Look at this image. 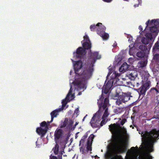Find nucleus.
<instances>
[{"label":"nucleus","instance_id":"obj_29","mask_svg":"<svg viewBox=\"0 0 159 159\" xmlns=\"http://www.w3.org/2000/svg\"><path fill=\"white\" fill-rule=\"evenodd\" d=\"M150 91L155 95L156 94L157 95L158 93L159 92V90L156 88H152L150 89Z\"/></svg>","mask_w":159,"mask_h":159},{"label":"nucleus","instance_id":"obj_57","mask_svg":"<svg viewBox=\"0 0 159 159\" xmlns=\"http://www.w3.org/2000/svg\"><path fill=\"white\" fill-rule=\"evenodd\" d=\"M78 124H79V122H77L75 123V125L76 126L77 125H78Z\"/></svg>","mask_w":159,"mask_h":159},{"label":"nucleus","instance_id":"obj_21","mask_svg":"<svg viewBox=\"0 0 159 159\" xmlns=\"http://www.w3.org/2000/svg\"><path fill=\"white\" fill-rule=\"evenodd\" d=\"M82 46L84 48V49H85L86 50H90V51H91L90 48L91 47V44L90 43V42H84L82 44Z\"/></svg>","mask_w":159,"mask_h":159},{"label":"nucleus","instance_id":"obj_24","mask_svg":"<svg viewBox=\"0 0 159 159\" xmlns=\"http://www.w3.org/2000/svg\"><path fill=\"white\" fill-rule=\"evenodd\" d=\"M129 68V66L126 62H124L119 68V71L120 72L125 71Z\"/></svg>","mask_w":159,"mask_h":159},{"label":"nucleus","instance_id":"obj_18","mask_svg":"<svg viewBox=\"0 0 159 159\" xmlns=\"http://www.w3.org/2000/svg\"><path fill=\"white\" fill-rule=\"evenodd\" d=\"M158 52H159V43L158 41H157L153 47L152 53L154 54Z\"/></svg>","mask_w":159,"mask_h":159},{"label":"nucleus","instance_id":"obj_60","mask_svg":"<svg viewBox=\"0 0 159 159\" xmlns=\"http://www.w3.org/2000/svg\"><path fill=\"white\" fill-rule=\"evenodd\" d=\"M81 94H82L81 92H80L78 93V95H81Z\"/></svg>","mask_w":159,"mask_h":159},{"label":"nucleus","instance_id":"obj_19","mask_svg":"<svg viewBox=\"0 0 159 159\" xmlns=\"http://www.w3.org/2000/svg\"><path fill=\"white\" fill-rule=\"evenodd\" d=\"M103 29V31L101 33L99 31L98 33L99 35L104 40H107L109 38V34L105 32V28L104 27Z\"/></svg>","mask_w":159,"mask_h":159},{"label":"nucleus","instance_id":"obj_15","mask_svg":"<svg viewBox=\"0 0 159 159\" xmlns=\"http://www.w3.org/2000/svg\"><path fill=\"white\" fill-rule=\"evenodd\" d=\"M127 76L131 80H135L138 75L137 72L136 70H133L127 73Z\"/></svg>","mask_w":159,"mask_h":159},{"label":"nucleus","instance_id":"obj_25","mask_svg":"<svg viewBox=\"0 0 159 159\" xmlns=\"http://www.w3.org/2000/svg\"><path fill=\"white\" fill-rule=\"evenodd\" d=\"M102 24L100 23H98L96 25H92L90 26V29L92 31H94L96 30H97V28H98V26H99L100 25H102Z\"/></svg>","mask_w":159,"mask_h":159},{"label":"nucleus","instance_id":"obj_30","mask_svg":"<svg viewBox=\"0 0 159 159\" xmlns=\"http://www.w3.org/2000/svg\"><path fill=\"white\" fill-rule=\"evenodd\" d=\"M59 147V145L56 144L55 147L53 148L52 149V150L54 151V152L55 155H57L58 153Z\"/></svg>","mask_w":159,"mask_h":159},{"label":"nucleus","instance_id":"obj_13","mask_svg":"<svg viewBox=\"0 0 159 159\" xmlns=\"http://www.w3.org/2000/svg\"><path fill=\"white\" fill-rule=\"evenodd\" d=\"M146 37H143L142 39V42L143 43L145 44H148L150 40L152 39L153 37V35L149 33H146L145 35Z\"/></svg>","mask_w":159,"mask_h":159},{"label":"nucleus","instance_id":"obj_11","mask_svg":"<svg viewBox=\"0 0 159 159\" xmlns=\"http://www.w3.org/2000/svg\"><path fill=\"white\" fill-rule=\"evenodd\" d=\"M86 53L85 49L82 47H79L77 49L76 52H74V56L76 58H81Z\"/></svg>","mask_w":159,"mask_h":159},{"label":"nucleus","instance_id":"obj_17","mask_svg":"<svg viewBox=\"0 0 159 159\" xmlns=\"http://www.w3.org/2000/svg\"><path fill=\"white\" fill-rule=\"evenodd\" d=\"M61 110L60 108H58L55 110L51 113L50 114L51 116V119L50 122H52L54 118L57 117V116L58 115V112H60Z\"/></svg>","mask_w":159,"mask_h":159},{"label":"nucleus","instance_id":"obj_4","mask_svg":"<svg viewBox=\"0 0 159 159\" xmlns=\"http://www.w3.org/2000/svg\"><path fill=\"white\" fill-rule=\"evenodd\" d=\"M104 98V97L103 96L102 94L101 97L99 98V100H98L97 102V103L98 105L99 111L100 112H102L105 109V111L102 116V119H104L105 118L106 119L107 117L109 115V113L108 111V108L107 107L109 103L108 97H106L103 101Z\"/></svg>","mask_w":159,"mask_h":159},{"label":"nucleus","instance_id":"obj_8","mask_svg":"<svg viewBox=\"0 0 159 159\" xmlns=\"http://www.w3.org/2000/svg\"><path fill=\"white\" fill-rule=\"evenodd\" d=\"M101 120V116L97 113H95L93 115L90 122L91 126L93 128H100L99 122Z\"/></svg>","mask_w":159,"mask_h":159},{"label":"nucleus","instance_id":"obj_42","mask_svg":"<svg viewBox=\"0 0 159 159\" xmlns=\"http://www.w3.org/2000/svg\"><path fill=\"white\" fill-rule=\"evenodd\" d=\"M62 107H64L66 105V104L67 103V102L64 99L62 100Z\"/></svg>","mask_w":159,"mask_h":159},{"label":"nucleus","instance_id":"obj_12","mask_svg":"<svg viewBox=\"0 0 159 159\" xmlns=\"http://www.w3.org/2000/svg\"><path fill=\"white\" fill-rule=\"evenodd\" d=\"M64 135L63 131L60 129L57 128L54 132V139L57 143L59 140L60 139H62Z\"/></svg>","mask_w":159,"mask_h":159},{"label":"nucleus","instance_id":"obj_39","mask_svg":"<svg viewBox=\"0 0 159 159\" xmlns=\"http://www.w3.org/2000/svg\"><path fill=\"white\" fill-rule=\"evenodd\" d=\"M85 42H90L88 36L87 35H86L84 37Z\"/></svg>","mask_w":159,"mask_h":159},{"label":"nucleus","instance_id":"obj_40","mask_svg":"<svg viewBox=\"0 0 159 159\" xmlns=\"http://www.w3.org/2000/svg\"><path fill=\"white\" fill-rule=\"evenodd\" d=\"M152 157L150 155H147L144 157H142L141 159H152Z\"/></svg>","mask_w":159,"mask_h":159},{"label":"nucleus","instance_id":"obj_34","mask_svg":"<svg viewBox=\"0 0 159 159\" xmlns=\"http://www.w3.org/2000/svg\"><path fill=\"white\" fill-rule=\"evenodd\" d=\"M72 90H73V89H72V86L71 85H70V89L69 90V92L66 97V98L67 99H68V100L69 99V97L70 95H71V94L72 92Z\"/></svg>","mask_w":159,"mask_h":159},{"label":"nucleus","instance_id":"obj_63","mask_svg":"<svg viewBox=\"0 0 159 159\" xmlns=\"http://www.w3.org/2000/svg\"><path fill=\"white\" fill-rule=\"evenodd\" d=\"M110 75V74H109V73H108V75H107V76H109V75Z\"/></svg>","mask_w":159,"mask_h":159},{"label":"nucleus","instance_id":"obj_52","mask_svg":"<svg viewBox=\"0 0 159 159\" xmlns=\"http://www.w3.org/2000/svg\"><path fill=\"white\" fill-rule=\"evenodd\" d=\"M117 44L116 42H115L114 43L113 45V46L114 47H115L117 46Z\"/></svg>","mask_w":159,"mask_h":159},{"label":"nucleus","instance_id":"obj_1","mask_svg":"<svg viewBox=\"0 0 159 159\" xmlns=\"http://www.w3.org/2000/svg\"><path fill=\"white\" fill-rule=\"evenodd\" d=\"M101 56L98 52L90 53V57L89 59V62L87 65L82 73L83 76L86 79H89L92 76L93 71L94 64L96 59H99Z\"/></svg>","mask_w":159,"mask_h":159},{"label":"nucleus","instance_id":"obj_9","mask_svg":"<svg viewBox=\"0 0 159 159\" xmlns=\"http://www.w3.org/2000/svg\"><path fill=\"white\" fill-rule=\"evenodd\" d=\"M130 94V93H122L121 95L119 96L118 99L116 100V104L120 105L122 103H125L128 101L131 97Z\"/></svg>","mask_w":159,"mask_h":159},{"label":"nucleus","instance_id":"obj_33","mask_svg":"<svg viewBox=\"0 0 159 159\" xmlns=\"http://www.w3.org/2000/svg\"><path fill=\"white\" fill-rule=\"evenodd\" d=\"M40 125L42 127H44L45 128L44 129L48 128V125L45 121H43L41 122Z\"/></svg>","mask_w":159,"mask_h":159},{"label":"nucleus","instance_id":"obj_23","mask_svg":"<svg viewBox=\"0 0 159 159\" xmlns=\"http://www.w3.org/2000/svg\"><path fill=\"white\" fill-rule=\"evenodd\" d=\"M124 111V107H117L116 108L114 109L113 112L116 114H118L121 113Z\"/></svg>","mask_w":159,"mask_h":159},{"label":"nucleus","instance_id":"obj_46","mask_svg":"<svg viewBox=\"0 0 159 159\" xmlns=\"http://www.w3.org/2000/svg\"><path fill=\"white\" fill-rule=\"evenodd\" d=\"M138 80H139V78H136L135 80H134V81L133 82V84H134V87H135V85H136V83H137V82H138Z\"/></svg>","mask_w":159,"mask_h":159},{"label":"nucleus","instance_id":"obj_55","mask_svg":"<svg viewBox=\"0 0 159 159\" xmlns=\"http://www.w3.org/2000/svg\"><path fill=\"white\" fill-rule=\"evenodd\" d=\"M71 98L72 99H73V98H74V94H71Z\"/></svg>","mask_w":159,"mask_h":159},{"label":"nucleus","instance_id":"obj_61","mask_svg":"<svg viewBox=\"0 0 159 159\" xmlns=\"http://www.w3.org/2000/svg\"><path fill=\"white\" fill-rule=\"evenodd\" d=\"M87 116V115H86L83 118V119L82 120V121H84V118L86 117V116Z\"/></svg>","mask_w":159,"mask_h":159},{"label":"nucleus","instance_id":"obj_14","mask_svg":"<svg viewBox=\"0 0 159 159\" xmlns=\"http://www.w3.org/2000/svg\"><path fill=\"white\" fill-rule=\"evenodd\" d=\"M82 62L81 60L76 61V63L74 65V69L75 72L77 74V72L82 67Z\"/></svg>","mask_w":159,"mask_h":159},{"label":"nucleus","instance_id":"obj_53","mask_svg":"<svg viewBox=\"0 0 159 159\" xmlns=\"http://www.w3.org/2000/svg\"><path fill=\"white\" fill-rule=\"evenodd\" d=\"M152 47V44H149L148 45V49H149V50H150V48Z\"/></svg>","mask_w":159,"mask_h":159},{"label":"nucleus","instance_id":"obj_3","mask_svg":"<svg viewBox=\"0 0 159 159\" xmlns=\"http://www.w3.org/2000/svg\"><path fill=\"white\" fill-rule=\"evenodd\" d=\"M141 136L145 140H149L151 146H153L159 139V130L154 129L149 132L146 131L144 133L142 132Z\"/></svg>","mask_w":159,"mask_h":159},{"label":"nucleus","instance_id":"obj_10","mask_svg":"<svg viewBox=\"0 0 159 159\" xmlns=\"http://www.w3.org/2000/svg\"><path fill=\"white\" fill-rule=\"evenodd\" d=\"M127 121V120L125 118H124L122 120L121 119H120L118 122L116 124H111L109 125V129L111 131H115L117 127L122 128L120 126V125H123Z\"/></svg>","mask_w":159,"mask_h":159},{"label":"nucleus","instance_id":"obj_31","mask_svg":"<svg viewBox=\"0 0 159 159\" xmlns=\"http://www.w3.org/2000/svg\"><path fill=\"white\" fill-rule=\"evenodd\" d=\"M92 143L91 142H89V141H87V146L86 147V149L87 151H91L92 150Z\"/></svg>","mask_w":159,"mask_h":159},{"label":"nucleus","instance_id":"obj_49","mask_svg":"<svg viewBox=\"0 0 159 159\" xmlns=\"http://www.w3.org/2000/svg\"><path fill=\"white\" fill-rule=\"evenodd\" d=\"M103 1L107 2H111L112 0H102Z\"/></svg>","mask_w":159,"mask_h":159},{"label":"nucleus","instance_id":"obj_41","mask_svg":"<svg viewBox=\"0 0 159 159\" xmlns=\"http://www.w3.org/2000/svg\"><path fill=\"white\" fill-rule=\"evenodd\" d=\"M74 123V121L72 120L71 119H70L69 120H68V125L70 126H72L73 124Z\"/></svg>","mask_w":159,"mask_h":159},{"label":"nucleus","instance_id":"obj_50","mask_svg":"<svg viewBox=\"0 0 159 159\" xmlns=\"http://www.w3.org/2000/svg\"><path fill=\"white\" fill-rule=\"evenodd\" d=\"M123 130L122 131V134H124V132L125 133H126V130H125V129H124V127H123Z\"/></svg>","mask_w":159,"mask_h":159},{"label":"nucleus","instance_id":"obj_51","mask_svg":"<svg viewBox=\"0 0 159 159\" xmlns=\"http://www.w3.org/2000/svg\"><path fill=\"white\" fill-rule=\"evenodd\" d=\"M82 154H85L86 153V152H85V149H84V148H82Z\"/></svg>","mask_w":159,"mask_h":159},{"label":"nucleus","instance_id":"obj_28","mask_svg":"<svg viewBox=\"0 0 159 159\" xmlns=\"http://www.w3.org/2000/svg\"><path fill=\"white\" fill-rule=\"evenodd\" d=\"M104 27L105 28V31L106 30V27L104 25H100L99 26H98V28L97 29V34L99 35V34L98 33L99 31L101 33L103 31V29H104Z\"/></svg>","mask_w":159,"mask_h":159},{"label":"nucleus","instance_id":"obj_47","mask_svg":"<svg viewBox=\"0 0 159 159\" xmlns=\"http://www.w3.org/2000/svg\"><path fill=\"white\" fill-rule=\"evenodd\" d=\"M88 136V134L86 133L84 136L82 137V139L85 141L86 139L87 138Z\"/></svg>","mask_w":159,"mask_h":159},{"label":"nucleus","instance_id":"obj_16","mask_svg":"<svg viewBox=\"0 0 159 159\" xmlns=\"http://www.w3.org/2000/svg\"><path fill=\"white\" fill-rule=\"evenodd\" d=\"M48 131V128L43 129L41 127H38L37 128L36 131L37 133L39 135H41L42 137L44 136L46 134Z\"/></svg>","mask_w":159,"mask_h":159},{"label":"nucleus","instance_id":"obj_26","mask_svg":"<svg viewBox=\"0 0 159 159\" xmlns=\"http://www.w3.org/2000/svg\"><path fill=\"white\" fill-rule=\"evenodd\" d=\"M68 119L67 118H66L63 122L61 124L60 128H63L66 126L68 124Z\"/></svg>","mask_w":159,"mask_h":159},{"label":"nucleus","instance_id":"obj_56","mask_svg":"<svg viewBox=\"0 0 159 159\" xmlns=\"http://www.w3.org/2000/svg\"><path fill=\"white\" fill-rule=\"evenodd\" d=\"M75 127H76V126H75V125H74L72 128V129L73 130H74L75 129Z\"/></svg>","mask_w":159,"mask_h":159},{"label":"nucleus","instance_id":"obj_48","mask_svg":"<svg viewBox=\"0 0 159 159\" xmlns=\"http://www.w3.org/2000/svg\"><path fill=\"white\" fill-rule=\"evenodd\" d=\"M84 141H85V140L81 139L80 142V144H79L80 146L81 144H83L84 143Z\"/></svg>","mask_w":159,"mask_h":159},{"label":"nucleus","instance_id":"obj_37","mask_svg":"<svg viewBox=\"0 0 159 159\" xmlns=\"http://www.w3.org/2000/svg\"><path fill=\"white\" fill-rule=\"evenodd\" d=\"M102 120L101 121L100 123L99 122V124H100V128L103 125L106 124L107 121H106V119H102Z\"/></svg>","mask_w":159,"mask_h":159},{"label":"nucleus","instance_id":"obj_64","mask_svg":"<svg viewBox=\"0 0 159 159\" xmlns=\"http://www.w3.org/2000/svg\"><path fill=\"white\" fill-rule=\"evenodd\" d=\"M131 49H132V48H130V49H129V52L130 51V50H131Z\"/></svg>","mask_w":159,"mask_h":159},{"label":"nucleus","instance_id":"obj_54","mask_svg":"<svg viewBox=\"0 0 159 159\" xmlns=\"http://www.w3.org/2000/svg\"><path fill=\"white\" fill-rule=\"evenodd\" d=\"M121 60V58H120L119 57L118 58V60H116V61H118V62H119Z\"/></svg>","mask_w":159,"mask_h":159},{"label":"nucleus","instance_id":"obj_5","mask_svg":"<svg viewBox=\"0 0 159 159\" xmlns=\"http://www.w3.org/2000/svg\"><path fill=\"white\" fill-rule=\"evenodd\" d=\"M119 76L118 73L116 71H114L111 76V79L108 81L104 89V93L107 94L112 86H116L119 85V79L118 77Z\"/></svg>","mask_w":159,"mask_h":159},{"label":"nucleus","instance_id":"obj_59","mask_svg":"<svg viewBox=\"0 0 159 159\" xmlns=\"http://www.w3.org/2000/svg\"><path fill=\"white\" fill-rule=\"evenodd\" d=\"M132 149H133L134 150L135 149V148L134 147H132L131 148V149L132 150Z\"/></svg>","mask_w":159,"mask_h":159},{"label":"nucleus","instance_id":"obj_20","mask_svg":"<svg viewBox=\"0 0 159 159\" xmlns=\"http://www.w3.org/2000/svg\"><path fill=\"white\" fill-rule=\"evenodd\" d=\"M147 62V60L145 59H143L138 63V66L139 67L143 68L146 65Z\"/></svg>","mask_w":159,"mask_h":159},{"label":"nucleus","instance_id":"obj_32","mask_svg":"<svg viewBox=\"0 0 159 159\" xmlns=\"http://www.w3.org/2000/svg\"><path fill=\"white\" fill-rule=\"evenodd\" d=\"M153 58L155 61L156 62H159V54L156 53L155 54H153Z\"/></svg>","mask_w":159,"mask_h":159},{"label":"nucleus","instance_id":"obj_44","mask_svg":"<svg viewBox=\"0 0 159 159\" xmlns=\"http://www.w3.org/2000/svg\"><path fill=\"white\" fill-rule=\"evenodd\" d=\"M79 111L78 108H77L75 110V111L74 115H75V114H76V116L77 117L78 115H79Z\"/></svg>","mask_w":159,"mask_h":159},{"label":"nucleus","instance_id":"obj_58","mask_svg":"<svg viewBox=\"0 0 159 159\" xmlns=\"http://www.w3.org/2000/svg\"><path fill=\"white\" fill-rule=\"evenodd\" d=\"M50 122V121H48L47 122V124L48 125H49V124L50 123H51V122Z\"/></svg>","mask_w":159,"mask_h":159},{"label":"nucleus","instance_id":"obj_27","mask_svg":"<svg viewBox=\"0 0 159 159\" xmlns=\"http://www.w3.org/2000/svg\"><path fill=\"white\" fill-rule=\"evenodd\" d=\"M136 55L139 58H143L147 56L145 54L144 52H143L141 51L137 52L136 54Z\"/></svg>","mask_w":159,"mask_h":159},{"label":"nucleus","instance_id":"obj_43","mask_svg":"<svg viewBox=\"0 0 159 159\" xmlns=\"http://www.w3.org/2000/svg\"><path fill=\"white\" fill-rule=\"evenodd\" d=\"M139 30H140L139 33H140V34H142V33H146V31L144 32V30L143 31H142L143 28H142V26L141 25H139Z\"/></svg>","mask_w":159,"mask_h":159},{"label":"nucleus","instance_id":"obj_2","mask_svg":"<svg viewBox=\"0 0 159 159\" xmlns=\"http://www.w3.org/2000/svg\"><path fill=\"white\" fill-rule=\"evenodd\" d=\"M113 143V153L115 158L116 159H120L121 156L118 155L125 153L127 151V144L122 139H115Z\"/></svg>","mask_w":159,"mask_h":159},{"label":"nucleus","instance_id":"obj_6","mask_svg":"<svg viewBox=\"0 0 159 159\" xmlns=\"http://www.w3.org/2000/svg\"><path fill=\"white\" fill-rule=\"evenodd\" d=\"M146 27L144 30V32L146 31L147 30H149L150 32L153 35V37L157 35L158 32V28L157 27L159 24L157 20H152L150 21L148 20L146 23Z\"/></svg>","mask_w":159,"mask_h":159},{"label":"nucleus","instance_id":"obj_36","mask_svg":"<svg viewBox=\"0 0 159 159\" xmlns=\"http://www.w3.org/2000/svg\"><path fill=\"white\" fill-rule=\"evenodd\" d=\"M94 137V135L93 134H91L88 139L87 141H89V142H91L92 143Z\"/></svg>","mask_w":159,"mask_h":159},{"label":"nucleus","instance_id":"obj_7","mask_svg":"<svg viewBox=\"0 0 159 159\" xmlns=\"http://www.w3.org/2000/svg\"><path fill=\"white\" fill-rule=\"evenodd\" d=\"M151 86V82L150 80H147L146 82L143 84L141 86L137 89L140 96L142 95L143 97L146 93L147 91Z\"/></svg>","mask_w":159,"mask_h":159},{"label":"nucleus","instance_id":"obj_45","mask_svg":"<svg viewBox=\"0 0 159 159\" xmlns=\"http://www.w3.org/2000/svg\"><path fill=\"white\" fill-rule=\"evenodd\" d=\"M141 80L140 81H138V82H137V83H136V85H135V87H138L141 84Z\"/></svg>","mask_w":159,"mask_h":159},{"label":"nucleus","instance_id":"obj_22","mask_svg":"<svg viewBox=\"0 0 159 159\" xmlns=\"http://www.w3.org/2000/svg\"><path fill=\"white\" fill-rule=\"evenodd\" d=\"M139 48L141 50V51L144 52L145 54L147 55L149 52L147 46L145 45H141L139 46Z\"/></svg>","mask_w":159,"mask_h":159},{"label":"nucleus","instance_id":"obj_35","mask_svg":"<svg viewBox=\"0 0 159 159\" xmlns=\"http://www.w3.org/2000/svg\"><path fill=\"white\" fill-rule=\"evenodd\" d=\"M74 85L77 86L78 87L81 88V85H82V82L81 81H76L74 83Z\"/></svg>","mask_w":159,"mask_h":159},{"label":"nucleus","instance_id":"obj_38","mask_svg":"<svg viewBox=\"0 0 159 159\" xmlns=\"http://www.w3.org/2000/svg\"><path fill=\"white\" fill-rule=\"evenodd\" d=\"M49 159H62V156L61 155V157H59V159H58L57 157L53 156L51 154L50 156Z\"/></svg>","mask_w":159,"mask_h":159},{"label":"nucleus","instance_id":"obj_62","mask_svg":"<svg viewBox=\"0 0 159 159\" xmlns=\"http://www.w3.org/2000/svg\"><path fill=\"white\" fill-rule=\"evenodd\" d=\"M107 82V79L105 81V83Z\"/></svg>","mask_w":159,"mask_h":159}]
</instances>
